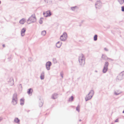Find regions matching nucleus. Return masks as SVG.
Returning a JSON list of instances; mask_svg holds the SVG:
<instances>
[{
    "label": "nucleus",
    "instance_id": "10",
    "mask_svg": "<svg viewBox=\"0 0 124 124\" xmlns=\"http://www.w3.org/2000/svg\"><path fill=\"white\" fill-rule=\"evenodd\" d=\"M61 45V43L60 42H58L56 44V46L58 48H59Z\"/></svg>",
    "mask_w": 124,
    "mask_h": 124
},
{
    "label": "nucleus",
    "instance_id": "29",
    "mask_svg": "<svg viewBox=\"0 0 124 124\" xmlns=\"http://www.w3.org/2000/svg\"><path fill=\"white\" fill-rule=\"evenodd\" d=\"M39 22V23H42V20H41H41H40Z\"/></svg>",
    "mask_w": 124,
    "mask_h": 124
},
{
    "label": "nucleus",
    "instance_id": "9",
    "mask_svg": "<svg viewBox=\"0 0 124 124\" xmlns=\"http://www.w3.org/2000/svg\"><path fill=\"white\" fill-rule=\"evenodd\" d=\"M101 3L100 1H97L95 4L96 7L98 8V6L101 5Z\"/></svg>",
    "mask_w": 124,
    "mask_h": 124
},
{
    "label": "nucleus",
    "instance_id": "31",
    "mask_svg": "<svg viewBox=\"0 0 124 124\" xmlns=\"http://www.w3.org/2000/svg\"><path fill=\"white\" fill-rule=\"evenodd\" d=\"M3 47H5V45H3Z\"/></svg>",
    "mask_w": 124,
    "mask_h": 124
},
{
    "label": "nucleus",
    "instance_id": "34",
    "mask_svg": "<svg viewBox=\"0 0 124 124\" xmlns=\"http://www.w3.org/2000/svg\"><path fill=\"white\" fill-rule=\"evenodd\" d=\"M81 121V120H79V121Z\"/></svg>",
    "mask_w": 124,
    "mask_h": 124
},
{
    "label": "nucleus",
    "instance_id": "13",
    "mask_svg": "<svg viewBox=\"0 0 124 124\" xmlns=\"http://www.w3.org/2000/svg\"><path fill=\"white\" fill-rule=\"evenodd\" d=\"M108 70V68L105 67H104V68L103 70V72L104 73H105Z\"/></svg>",
    "mask_w": 124,
    "mask_h": 124
},
{
    "label": "nucleus",
    "instance_id": "26",
    "mask_svg": "<svg viewBox=\"0 0 124 124\" xmlns=\"http://www.w3.org/2000/svg\"><path fill=\"white\" fill-rule=\"evenodd\" d=\"M77 8V7H71V8L73 10H74Z\"/></svg>",
    "mask_w": 124,
    "mask_h": 124
},
{
    "label": "nucleus",
    "instance_id": "22",
    "mask_svg": "<svg viewBox=\"0 0 124 124\" xmlns=\"http://www.w3.org/2000/svg\"><path fill=\"white\" fill-rule=\"evenodd\" d=\"M119 2L121 4H122L124 2V0H119Z\"/></svg>",
    "mask_w": 124,
    "mask_h": 124
},
{
    "label": "nucleus",
    "instance_id": "19",
    "mask_svg": "<svg viewBox=\"0 0 124 124\" xmlns=\"http://www.w3.org/2000/svg\"><path fill=\"white\" fill-rule=\"evenodd\" d=\"M46 34V32L45 31H43L41 32V34L43 36H44Z\"/></svg>",
    "mask_w": 124,
    "mask_h": 124
},
{
    "label": "nucleus",
    "instance_id": "12",
    "mask_svg": "<svg viewBox=\"0 0 124 124\" xmlns=\"http://www.w3.org/2000/svg\"><path fill=\"white\" fill-rule=\"evenodd\" d=\"M25 20L24 19H22L20 21V23L22 24H23L25 22Z\"/></svg>",
    "mask_w": 124,
    "mask_h": 124
},
{
    "label": "nucleus",
    "instance_id": "5",
    "mask_svg": "<svg viewBox=\"0 0 124 124\" xmlns=\"http://www.w3.org/2000/svg\"><path fill=\"white\" fill-rule=\"evenodd\" d=\"M43 14L44 16L47 17L51 15V13L50 11H48L45 12H44Z\"/></svg>",
    "mask_w": 124,
    "mask_h": 124
},
{
    "label": "nucleus",
    "instance_id": "14",
    "mask_svg": "<svg viewBox=\"0 0 124 124\" xmlns=\"http://www.w3.org/2000/svg\"><path fill=\"white\" fill-rule=\"evenodd\" d=\"M32 92V90L31 89H29L27 93H28L29 94H31Z\"/></svg>",
    "mask_w": 124,
    "mask_h": 124
},
{
    "label": "nucleus",
    "instance_id": "30",
    "mask_svg": "<svg viewBox=\"0 0 124 124\" xmlns=\"http://www.w3.org/2000/svg\"><path fill=\"white\" fill-rule=\"evenodd\" d=\"M118 120H116L115 121V122H117V121H118Z\"/></svg>",
    "mask_w": 124,
    "mask_h": 124
},
{
    "label": "nucleus",
    "instance_id": "17",
    "mask_svg": "<svg viewBox=\"0 0 124 124\" xmlns=\"http://www.w3.org/2000/svg\"><path fill=\"white\" fill-rule=\"evenodd\" d=\"M80 106H78L76 108V110L78 111V112H79L80 111Z\"/></svg>",
    "mask_w": 124,
    "mask_h": 124
},
{
    "label": "nucleus",
    "instance_id": "4",
    "mask_svg": "<svg viewBox=\"0 0 124 124\" xmlns=\"http://www.w3.org/2000/svg\"><path fill=\"white\" fill-rule=\"evenodd\" d=\"M67 38V35L66 33H64L61 36L60 39L62 41H65Z\"/></svg>",
    "mask_w": 124,
    "mask_h": 124
},
{
    "label": "nucleus",
    "instance_id": "33",
    "mask_svg": "<svg viewBox=\"0 0 124 124\" xmlns=\"http://www.w3.org/2000/svg\"><path fill=\"white\" fill-rule=\"evenodd\" d=\"M1 3V1H0V4Z\"/></svg>",
    "mask_w": 124,
    "mask_h": 124
},
{
    "label": "nucleus",
    "instance_id": "1",
    "mask_svg": "<svg viewBox=\"0 0 124 124\" xmlns=\"http://www.w3.org/2000/svg\"><path fill=\"white\" fill-rule=\"evenodd\" d=\"M36 18L34 14H32L29 18L27 21L28 24L30 23H32L36 21Z\"/></svg>",
    "mask_w": 124,
    "mask_h": 124
},
{
    "label": "nucleus",
    "instance_id": "11",
    "mask_svg": "<svg viewBox=\"0 0 124 124\" xmlns=\"http://www.w3.org/2000/svg\"><path fill=\"white\" fill-rule=\"evenodd\" d=\"M118 77H121L122 78L124 77V71L121 73L118 76Z\"/></svg>",
    "mask_w": 124,
    "mask_h": 124
},
{
    "label": "nucleus",
    "instance_id": "15",
    "mask_svg": "<svg viewBox=\"0 0 124 124\" xmlns=\"http://www.w3.org/2000/svg\"><path fill=\"white\" fill-rule=\"evenodd\" d=\"M24 100L21 99L20 100V103L21 105H23L24 104Z\"/></svg>",
    "mask_w": 124,
    "mask_h": 124
},
{
    "label": "nucleus",
    "instance_id": "21",
    "mask_svg": "<svg viewBox=\"0 0 124 124\" xmlns=\"http://www.w3.org/2000/svg\"><path fill=\"white\" fill-rule=\"evenodd\" d=\"M97 35H95L94 37V40L96 41L97 40Z\"/></svg>",
    "mask_w": 124,
    "mask_h": 124
},
{
    "label": "nucleus",
    "instance_id": "2",
    "mask_svg": "<svg viewBox=\"0 0 124 124\" xmlns=\"http://www.w3.org/2000/svg\"><path fill=\"white\" fill-rule=\"evenodd\" d=\"M79 62L81 65H84L85 63V60L84 56L83 54L80 55L79 57Z\"/></svg>",
    "mask_w": 124,
    "mask_h": 124
},
{
    "label": "nucleus",
    "instance_id": "23",
    "mask_svg": "<svg viewBox=\"0 0 124 124\" xmlns=\"http://www.w3.org/2000/svg\"><path fill=\"white\" fill-rule=\"evenodd\" d=\"M73 99V96H71L69 100V101H72Z\"/></svg>",
    "mask_w": 124,
    "mask_h": 124
},
{
    "label": "nucleus",
    "instance_id": "3",
    "mask_svg": "<svg viewBox=\"0 0 124 124\" xmlns=\"http://www.w3.org/2000/svg\"><path fill=\"white\" fill-rule=\"evenodd\" d=\"M94 93V92L93 91H91L88 95H86L85 99L86 101L90 99L92 97Z\"/></svg>",
    "mask_w": 124,
    "mask_h": 124
},
{
    "label": "nucleus",
    "instance_id": "16",
    "mask_svg": "<svg viewBox=\"0 0 124 124\" xmlns=\"http://www.w3.org/2000/svg\"><path fill=\"white\" fill-rule=\"evenodd\" d=\"M44 75L43 73H42L41 74L40 78L41 79H43L44 78Z\"/></svg>",
    "mask_w": 124,
    "mask_h": 124
},
{
    "label": "nucleus",
    "instance_id": "18",
    "mask_svg": "<svg viewBox=\"0 0 124 124\" xmlns=\"http://www.w3.org/2000/svg\"><path fill=\"white\" fill-rule=\"evenodd\" d=\"M108 63L107 62H106L104 67H106L108 68Z\"/></svg>",
    "mask_w": 124,
    "mask_h": 124
},
{
    "label": "nucleus",
    "instance_id": "24",
    "mask_svg": "<svg viewBox=\"0 0 124 124\" xmlns=\"http://www.w3.org/2000/svg\"><path fill=\"white\" fill-rule=\"evenodd\" d=\"M45 2L47 3H50L51 2L50 0H45Z\"/></svg>",
    "mask_w": 124,
    "mask_h": 124
},
{
    "label": "nucleus",
    "instance_id": "27",
    "mask_svg": "<svg viewBox=\"0 0 124 124\" xmlns=\"http://www.w3.org/2000/svg\"><path fill=\"white\" fill-rule=\"evenodd\" d=\"M122 10L123 11H124V6L121 7Z\"/></svg>",
    "mask_w": 124,
    "mask_h": 124
},
{
    "label": "nucleus",
    "instance_id": "32",
    "mask_svg": "<svg viewBox=\"0 0 124 124\" xmlns=\"http://www.w3.org/2000/svg\"><path fill=\"white\" fill-rule=\"evenodd\" d=\"M123 113H124V110L123 111Z\"/></svg>",
    "mask_w": 124,
    "mask_h": 124
},
{
    "label": "nucleus",
    "instance_id": "8",
    "mask_svg": "<svg viewBox=\"0 0 124 124\" xmlns=\"http://www.w3.org/2000/svg\"><path fill=\"white\" fill-rule=\"evenodd\" d=\"M26 31V29L25 28H23L21 31V34L22 36H23L25 35V32Z\"/></svg>",
    "mask_w": 124,
    "mask_h": 124
},
{
    "label": "nucleus",
    "instance_id": "28",
    "mask_svg": "<svg viewBox=\"0 0 124 124\" xmlns=\"http://www.w3.org/2000/svg\"><path fill=\"white\" fill-rule=\"evenodd\" d=\"M11 82H12V85H13L14 84V80H13V79H12V78H11Z\"/></svg>",
    "mask_w": 124,
    "mask_h": 124
},
{
    "label": "nucleus",
    "instance_id": "25",
    "mask_svg": "<svg viewBox=\"0 0 124 124\" xmlns=\"http://www.w3.org/2000/svg\"><path fill=\"white\" fill-rule=\"evenodd\" d=\"M43 102H40L39 103V106L40 107H41L42 105H43Z\"/></svg>",
    "mask_w": 124,
    "mask_h": 124
},
{
    "label": "nucleus",
    "instance_id": "6",
    "mask_svg": "<svg viewBox=\"0 0 124 124\" xmlns=\"http://www.w3.org/2000/svg\"><path fill=\"white\" fill-rule=\"evenodd\" d=\"M15 96V99H14L13 98V101L12 102V104L14 105H15L17 103V96L16 95H14V96Z\"/></svg>",
    "mask_w": 124,
    "mask_h": 124
},
{
    "label": "nucleus",
    "instance_id": "20",
    "mask_svg": "<svg viewBox=\"0 0 124 124\" xmlns=\"http://www.w3.org/2000/svg\"><path fill=\"white\" fill-rule=\"evenodd\" d=\"M15 121L16 123H18L19 122V120L17 118H16L15 119Z\"/></svg>",
    "mask_w": 124,
    "mask_h": 124
},
{
    "label": "nucleus",
    "instance_id": "7",
    "mask_svg": "<svg viewBox=\"0 0 124 124\" xmlns=\"http://www.w3.org/2000/svg\"><path fill=\"white\" fill-rule=\"evenodd\" d=\"M51 65V63L49 62H47L46 64V67L47 69L48 70L50 69V66Z\"/></svg>",
    "mask_w": 124,
    "mask_h": 124
}]
</instances>
